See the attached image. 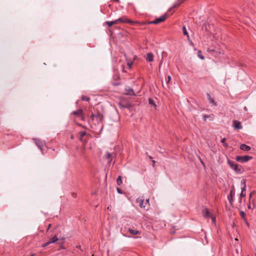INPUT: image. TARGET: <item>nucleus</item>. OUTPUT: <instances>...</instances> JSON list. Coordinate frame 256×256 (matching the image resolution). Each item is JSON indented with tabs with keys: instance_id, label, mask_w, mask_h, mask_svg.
<instances>
[{
	"instance_id": "obj_21",
	"label": "nucleus",
	"mask_w": 256,
	"mask_h": 256,
	"mask_svg": "<svg viewBox=\"0 0 256 256\" xmlns=\"http://www.w3.org/2000/svg\"><path fill=\"white\" fill-rule=\"evenodd\" d=\"M86 132L85 131H80L78 132V134L80 135L79 140L80 141H82L83 137L86 135Z\"/></svg>"
},
{
	"instance_id": "obj_33",
	"label": "nucleus",
	"mask_w": 256,
	"mask_h": 256,
	"mask_svg": "<svg viewBox=\"0 0 256 256\" xmlns=\"http://www.w3.org/2000/svg\"><path fill=\"white\" fill-rule=\"evenodd\" d=\"M209 117H210V116L205 114V115H204L202 119L204 121H206L207 120V118Z\"/></svg>"
},
{
	"instance_id": "obj_23",
	"label": "nucleus",
	"mask_w": 256,
	"mask_h": 256,
	"mask_svg": "<svg viewBox=\"0 0 256 256\" xmlns=\"http://www.w3.org/2000/svg\"><path fill=\"white\" fill-rule=\"evenodd\" d=\"M66 240V238L62 236V238H58V240H62V242H58V244L60 245V248H62V249H64V248H63L62 246V244H64V241Z\"/></svg>"
},
{
	"instance_id": "obj_50",
	"label": "nucleus",
	"mask_w": 256,
	"mask_h": 256,
	"mask_svg": "<svg viewBox=\"0 0 256 256\" xmlns=\"http://www.w3.org/2000/svg\"><path fill=\"white\" fill-rule=\"evenodd\" d=\"M149 158H150V159L152 158L151 156H150Z\"/></svg>"
},
{
	"instance_id": "obj_36",
	"label": "nucleus",
	"mask_w": 256,
	"mask_h": 256,
	"mask_svg": "<svg viewBox=\"0 0 256 256\" xmlns=\"http://www.w3.org/2000/svg\"><path fill=\"white\" fill-rule=\"evenodd\" d=\"M49 244H50V243H49L48 241L46 242L44 244H42V248H46V246H48Z\"/></svg>"
},
{
	"instance_id": "obj_8",
	"label": "nucleus",
	"mask_w": 256,
	"mask_h": 256,
	"mask_svg": "<svg viewBox=\"0 0 256 256\" xmlns=\"http://www.w3.org/2000/svg\"><path fill=\"white\" fill-rule=\"evenodd\" d=\"M118 106L120 108H127L130 110H131L132 108V106L129 102H126L125 104L123 102H119Z\"/></svg>"
},
{
	"instance_id": "obj_54",
	"label": "nucleus",
	"mask_w": 256,
	"mask_h": 256,
	"mask_svg": "<svg viewBox=\"0 0 256 256\" xmlns=\"http://www.w3.org/2000/svg\"><path fill=\"white\" fill-rule=\"evenodd\" d=\"M78 248H80V246H78Z\"/></svg>"
},
{
	"instance_id": "obj_42",
	"label": "nucleus",
	"mask_w": 256,
	"mask_h": 256,
	"mask_svg": "<svg viewBox=\"0 0 256 256\" xmlns=\"http://www.w3.org/2000/svg\"><path fill=\"white\" fill-rule=\"evenodd\" d=\"M238 202H239L240 204H241V203H242V198H240H240L239 200H238Z\"/></svg>"
},
{
	"instance_id": "obj_43",
	"label": "nucleus",
	"mask_w": 256,
	"mask_h": 256,
	"mask_svg": "<svg viewBox=\"0 0 256 256\" xmlns=\"http://www.w3.org/2000/svg\"><path fill=\"white\" fill-rule=\"evenodd\" d=\"M149 202V199H148L146 200V202H144L145 204H148Z\"/></svg>"
},
{
	"instance_id": "obj_28",
	"label": "nucleus",
	"mask_w": 256,
	"mask_h": 256,
	"mask_svg": "<svg viewBox=\"0 0 256 256\" xmlns=\"http://www.w3.org/2000/svg\"><path fill=\"white\" fill-rule=\"evenodd\" d=\"M148 102H149V104L150 105L153 106L154 107L156 106V104H155V102H154V100L152 98H148Z\"/></svg>"
},
{
	"instance_id": "obj_29",
	"label": "nucleus",
	"mask_w": 256,
	"mask_h": 256,
	"mask_svg": "<svg viewBox=\"0 0 256 256\" xmlns=\"http://www.w3.org/2000/svg\"><path fill=\"white\" fill-rule=\"evenodd\" d=\"M226 140V138H223L221 142L223 146H224V147H227V146H228V144L225 142Z\"/></svg>"
},
{
	"instance_id": "obj_9",
	"label": "nucleus",
	"mask_w": 256,
	"mask_h": 256,
	"mask_svg": "<svg viewBox=\"0 0 256 256\" xmlns=\"http://www.w3.org/2000/svg\"><path fill=\"white\" fill-rule=\"evenodd\" d=\"M233 126L234 128L236 130H240L242 128L241 124V122L236 120H233Z\"/></svg>"
},
{
	"instance_id": "obj_39",
	"label": "nucleus",
	"mask_w": 256,
	"mask_h": 256,
	"mask_svg": "<svg viewBox=\"0 0 256 256\" xmlns=\"http://www.w3.org/2000/svg\"><path fill=\"white\" fill-rule=\"evenodd\" d=\"M230 192H232V193H234V194L235 192H234V186H232L231 189H230Z\"/></svg>"
},
{
	"instance_id": "obj_22",
	"label": "nucleus",
	"mask_w": 256,
	"mask_h": 256,
	"mask_svg": "<svg viewBox=\"0 0 256 256\" xmlns=\"http://www.w3.org/2000/svg\"><path fill=\"white\" fill-rule=\"evenodd\" d=\"M104 24H106L109 28L112 26L114 24H116V22L114 20L112 21H106Z\"/></svg>"
},
{
	"instance_id": "obj_3",
	"label": "nucleus",
	"mask_w": 256,
	"mask_h": 256,
	"mask_svg": "<svg viewBox=\"0 0 256 256\" xmlns=\"http://www.w3.org/2000/svg\"><path fill=\"white\" fill-rule=\"evenodd\" d=\"M116 22V24H117L119 23H127L131 25H133L134 23V22L132 21V20L128 19L126 16H124L122 18H120L116 20H114Z\"/></svg>"
},
{
	"instance_id": "obj_55",
	"label": "nucleus",
	"mask_w": 256,
	"mask_h": 256,
	"mask_svg": "<svg viewBox=\"0 0 256 256\" xmlns=\"http://www.w3.org/2000/svg\"><path fill=\"white\" fill-rule=\"evenodd\" d=\"M255 256H256V254H255Z\"/></svg>"
},
{
	"instance_id": "obj_48",
	"label": "nucleus",
	"mask_w": 256,
	"mask_h": 256,
	"mask_svg": "<svg viewBox=\"0 0 256 256\" xmlns=\"http://www.w3.org/2000/svg\"><path fill=\"white\" fill-rule=\"evenodd\" d=\"M50 226H51V224H50L48 226V229L50 227Z\"/></svg>"
},
{
	"instance_id": "obj_4",
	"label": "nucleus",
	"mask_w": 256,
	"mask_h": 256,
	"mask_svg": "<svg viewBox=\"0 0 256 256\" xmlns=\"http://www.w3.org/2000/svg\"><path fill=\"white\" fill-rule=\"evenodd\" d=\"M166 18H167V14H164L162 15V16H161L158 18H156L154 20L150 22H148V24H158L160 22H164L166 20Z\"/></svg>"
},
{
	"instance_id": "obj_16",
	"label": "nucleus",
	"mask_w": 256,
	"mask_h": 256,
	"mask_svg": "<svg viewBox=\"0 0 256 256\" xmlns=\"http://www.w3.org/2000/svg\"><path fill=\"white\" fill-rule=\"evenodd\" d=\"M136 202L137 203H139L140 204V206L142 208H145L146 207V205H144V199H142L141 198H138L136 200Z\"/></svg>"
},
{
	"instance_id": "obj_49",
	"label": "nucleus",
	"mask_w": 256,
	"mask_h": 256,
	"mask_svg": "<svg viewBox=\"0 0 256 256\" xmlns=\"http://www.w3.org/2000/svg\"><path fill=\"white\" fill-rule=\"evenodd\" d=\"M122 72H126V71L124 70V68H122Z\"/></svg>"
},
{
	"instance_id": "obj_41",
	"label": "nucleus",
	"mask_w": 256,
	"mask_h": 256,
	"mask_svg": "<svg viewBox=\"0 0 256 256\" xmlns=\"http://www.w3.org/2000/svg\"><path fill=\"white\" fill-rule=\"evenodd\" d=\"M252 194H250V196H249V200L250 201V200L252 198Z\"/></svg>"
},
{
	"instance_id": "obj_31",
	"label": "nucleus",
	"mask_w": 256,
	"mask_h": 256,
	"mask_svg": "<svg viewBox=\"0 0 256 256\" xmlns=\"http://www.w3.org/2000/svg\"><path fill=\"white\" fill-rule=\"evenodd\" d=\"M198 56L201 59V60H204V56L202 54L201 51L199 50L198 52Z\"/></svg>"
},
{
	"instance_id": "obj_40",
	"label": "nucleus",
	"mask_w": 256,
	"mask_h": 256,
	"mask_svg": "<svg viewBox=\"0 0 256 256\" xmlns=\"http://www.w3.org/2000/svg\"><path fill=\"white\" fill-rule=\"evenodd\" d=\"M244 220V221L245 224H246L248 226H249V224H248V221H247L246 219V218H245V220Z\"/></svg>"
},
{
	"instance_id": "obj_17",
	"label": "nucleus",
	"mask_w": 256,
	"mask_h": 256,
	"mask_svg": "<svg viewBox=\"0 0 256 256\" xmlns=\"http://www.w3.org/2000/svg\"><path fill=\"white\" fill-rule=\"evenodd\" d=\"M126 95L135 96L134 92L132 88L126 89Z\"/></svg>"
},
{
	"instance_id": "obj_10",
	"label": "nucleus",
	"mask_w": 256,
	"mask_h": 256,
	"mask_svg": "<svg viewBox=\"0 0 256 256\" xmlns=\"http://www.w3.org/2000/svg\"><path fill=\"white\" fill-rule=\"evenodd\" d=\"M240 148L242 150L248 152L250 150L251 148L245 144H241L240 146Z\"/></svg>"
},
{
	"instance_id": "obj_53",
	"label": "nucleus",
	"mask_w": 256,
	"mask_h": 256,
	"mask_svg": "<svg viewBox=\"0 0 256 256\" xmlns=\"http://www.w3.org/2000/svg\"><path fill=\"white\" fill-rule=\"evenodd\" d=\"M78 248H80V246H78Z\"/></svg>"
},
{
	"instance_id": "obj_27",
	"label": "nucleus",
	"mask_w": 256,
	"mask_h": 256,
	"mask_svg": "<svg viewBox=\"0 0 256 256\" xmlns=\"http://www.w3.org/2000/svg\"><path fill=\"white\" fill-rule=\"evenodd\" d=\"M112 155L110 154V152H106V158L107 159L109 160V162H108L109 163H110L111 162L112 160Z\"/></svg>"
},
{
	"instance_id": "obj_20",
	"label": "nucleus",
	"mask_w": 256,
	"mask_h": 256,
	"mask_svg": "<svg viewBox=\"0 0 256 256\" xmlns=\"http://www.w3.org/2000/svg\"><path fill=\"white\" fill-rule=\"evenodd\" d=\"M58 240V238L56 236H54L52 238H50L48 242L49 243L52 244V243H55L57 242Z\"/></svg>"
},
{
	"instance_id": "obj_52",
	"label": "nucleus",
	"mask_w": 256,
	"mask_h": 256,
	"mask_svg": "<svg viewBox=\"0 0 256 256\" xmlns=\"http://www.w3.org/2000/svg\"><path fill=\"white\" fill-rule=\"evenodd\" d=\"M201 160V162H202V164H204V163H203L202 161V160Z\"/></svg>"
},
{
	"instance_id": "obj_25",
	"label": "nucleus",
	"mask_w": 256,
	"mask_h": 256,
	"mask_svg": "<svg viewBox=\"0 0 256 256\" xmlns=\"http://www.w3.org/2000/svg\"><path fill=\"white\" fill-rule=\"evenodd\" d=\"M116 183L118 185L120 186L122 183V178L121 176H118L116 180Z\"/></svg>"
},
{
	"instance_id": "obj_2",
	"label": "nucleus",
	"mask_w": 256,
	"mask_h": 256,
	"mask_svg": "<svg viewBox=\"0 0 256 256\" xmlns=\"http://www.w3.org/2000/svg\"><path fill=\"white\" fill-rule=\"evenodd\" d=\"M228 163L230 168L232 169L236 174H242L244 171V168L242 166L236 164L234 161L228 160Z\"/></svg>"
},
{
	"instance_id": "obj_11",
	"label": "nucleus",
	"mask_w": 256,
	"mask_h": 256,
	"mask_svg": "<svg viewBox=\"0 0 256 256\" xmlns=\"http://www.w3.org/2000/svg\"><path fill=\"white\" fill-rule=\"evenodd\" d=\"M234 194L232 193V192H230L228 196V200L229 201L230 206H233V197L234 196Z\"/></svg>"
},
{
	"instance_id": "obj_24",
	"label": "nucleus",
	"mask_w": 256,
	"mask_h": 256,
	"mask_svg": "<svg viewBox=\"0 0 256 256\" xmlns=\"http://www.w3.org/2000/svg\"><path fill=\"white\" fill-rule=\"evenodd\" d=\"M125 57L126 58V60L127 62V65L128 66V68L130 69L132 68V65L133 64V62L128 60L126 57V55L124 54Z\"/></svg>"
},
{
	"instance_id": "obj_18",
	"label": "nucleus",
	"mask_w": 256,
	"mask_h": 256,
	"mask_svg": "<svg viewBox=\"0 0 256 256\" xmlns=\"http://www.w3.org/2000/svg\"><path fill=\"white\" fill-rule=\"evenodd\" d=\"M241 184L242 185V186L241 188L242 191L243 192H246V181L245 180L242 179L241 180Z\"/></svg>"
},
{
	"instance_id": "obj_5",
	"label": "nucleus",
	"mask_w": 256,
	"mask_h": 256,
	"mask_svg": "<svg viewBox=\"0 0 256 256\" xmlns=\"http://www.w3.org/2000/svg\"><path fill=\"white\" fill-rule=\"evenodd\" d=\"M34 141V142L36 146L40 150L42 153H43V147L44 146H46V144L42 141L40 140L38 138H33Z\"/></svg>"
},
{
	"instance_id": "obj_1",
	"label": "nucleus",
	"mask_w": 256,
	"mask_h": 256,
	"mask_svg": "<svg viewBox=\"0 0 256 256\" xmlns=\"http://www.w3.org/2000/svg\"><path fill=\"white\" fill-rule=\"evenodd\" d=\"M90 118L94 124L96 125L99 124L103 121L104 116L101 112H98L96 114L92 113L90 115Z\"/></svg>"
},
{
	"instance_id": "obj_15",
	"label": "nucleus",
	"mask_w": 256,
	"mask_h": 256,
	"mask_svg": "<svg viewBox=\"0 0 256 256\" xmlns=\"http://www.w3.org/2000/svg\"><path fill=\"white\" fill-rule=\"evenodd\" d=\"M206 96H207L208 100L209 102L210 103H212L214 106H216V103L214 100V99L211 97L210 94L208 93L206 94Z\"/></svg>"
},
{
	"instance_id": "obj_44",
	"label": "nucleus",
	"mask_w": 256,
	"mask_h": 256,
	"mask_svg": "<svg viewBox=\"0 0 256 256\" xmlns=\"http://www.w3.org/2000/svg\"><path fill=\"white\" fill-rule=\"evenodd\" d=\"M250 194H252V196L253 194H255V191L254 190H253L252 192Z\"/></svg>"
},
{
	"instance_id": "obj_14",
	"label": "nucleus",
	"mask_w": 256,
	"mask_h": 256,
	"mask_svg": "<svg viewBox=\"0 0 256 256\" xmlns=\"http://www.w3.org/2000/svg\"><path fill=\"white\" fill-rule=\"evenodd\" d=\"M83 110L82 108H80L78 110L74 111L72 112V114L75 115L77 116H80L82 114Z\"/></svg>"
},
{
	"instance_id": "obj_51",
	"label": "nucleus",
	"mask_w": 256,
	"mask_h": 256,
	"mask_svg": "<svg viewBox=\"0 0 256 256\" xmlns=\"http://www.w3.org/2000/svg\"><path fill=\"white\" fill-rule=\"evenodd\" d=\"M72 195H73V196H75V194H74H74H72Z\"/></svg>"
},
{
	"instance_id": "obj_26",
	"label": "nucleus",
	"mask_w": 256,
	"mask_h": 256,
	"mask_svg": "<svg viewBox=\"0 0 256 256\" xmlns=\"http://www.w3.org/2000/svg\"><path fill=\"white\" fill-rule=\"evenodd\" d=\"M81 100L82 101H86V102H89L90 100V98L88 96H86L82 95L81 96Z\"/></svg>"
},
{
	"instance_id": "obj_12",
	"label": "nucleus",
	"mask_w": 256,
	"mask_h": 256,
	"mask_svg": "<svg viewBox=\"0 0 256 256\" xmlns=\"http://www.w3.org/2000/svg\"><path fill=\"white\" fill-rule=\"evenodd\" d=\"M146 60L148 62H152L154 60V55L152 52H148L146 54Z\"/></svg>"
},
{
	"instance_id": "obj_34",
	"label": "nucleus",
	"mask_w": 256,
	"mask_h": 256,
	"mask_svg": "<svg viewBox=\"0 0 256 256\" xmlns=\"http://www.w3.org/2000/svg\"><path fill=\"white\" fill-rule=\"evenodd\" d=\"M80 119L82 120L85 121L86 120V116L84 113H82V114L80 116Z\"/></svg>"
},
{
	"instance_id": "obj_47",
	"label": "nucleus",
	"mask_w": 256,
	"mask_h": 256,
	"mask_svg": "<svg viewBox=\"0 0 256 256\" xmlns=\"http://www.w3.org/2000/svg\"><path fill=\"white\" fill-rule=\"evenodd\" d=\"M152 162L153 164H154L156 163V161L155 160H152Z\"/></svg>"
},
{
	"instance_id": "obj_45",
	"label": "nucleus",
	"mask_w": 256,
	"mask_h": 256,
	"mask_svg": "<svg viewBox=\"0 0 256 256\" xmlns=\"http://www.w3.org/2000/svg\"><path fill=\"white\" fill-rule=\"evenodd\" d=\"M248 208L249 209L252 208H251V206H250V203L249 205L248 206Z\"/></svg>"
},
{
	"instance_id": "obj_38",
	"label": "nucleus",
	"mask_w": 256,
	"mask_h": 256,
	"mask_svg": "<svg viewBox=\"0 0 256 256\" xmlns=\"http://www.w3.org/2000/svg\"><path fill=\"white\" fill-rule=\"evenodd\" d=\"M116 190L118 193L120 194H122V190H120L119 188H117Z\"/></svg>"
},
{
	"instance_id": "obj_35",
	"label": "nucleus",
	"mask_w": 256,
	"mask_h": 256,
	"mask_svg": "<svg viewBox=\"0 0 256 256\" xmlns=\"http://www.w3.org/2000/svg\"><path fill=\"white\" fill-rule=\"evenodd\" d=\"M252 204L253 209L256 208V203L254 201V200H252Z\"/></svg>"
},
{
	"instance_id": "obj_30",
	"label": "nucleus",
	"mask_w": 256,
	"mask_h": 256,
	"mask_svg": "<svg viewBox=\"0 0 256 256\" xmlns=\"http://www.w3.org/2000/svg\"><path fill=\"white\" fill-rule=\"evenodd\" d=\"M172 78L170 76H168L166 78V82L167 84H169L171 81Z\"/></svg>"
},
{
	"instance_id": "obj_19",
	"label": "nucleus",
	"mask_w": 256,
	"mask_h": 256,
	"mask_svg": "<svg viewBox=\"0 0 256 256\" xmlns=\"http://www.w3.org/2000/svg\"><path fill=\"white\" fill-rule=\"evenodd\" d=\"M128 232L132 234V235H136L138 234H140V232L137 230H132V228H128Z\"/></svg>"
},
{
	"instance_id": "obj_13",
	"label": "nucleus",
	"mask_w": 256,
	"mask_h": 256,
	"mask_svg": "<svg viewBox=\"0 0 256 256\" xmlns=\"http://www.w3.org/2000/svg\"><path fill=\"white\" fill-rule=\"evenodd\" d=\"M182 32L184 35L186 36H187L188 40L190 42L191 44H193L192 42L190 40V36L188 35V32H187L186 27L185 26H183L182 27Z\"/></svg>"
},
{
	"instance_id": "obj_7",
	"label": "nucleus",
	"mask_w": 256,
	"mask_h": 256,
	"mask_svg": "<svg viewBox=\"0 0 256 256\" xmlns=\"http://www.w3.org/2000/svg\"><path fill=\"white\" fill-rule=\"evenodd\" d=\"M202 214L204 218H208L210 217L212 218V219L213 222H215V218L213 217L212 216H211L208 208H204L202 210Z\"/></svg>"
},
{
	"instance_id": "obj_6",
	"label": "nucleus",
	"mask_w": 256,
	"mask_h": 256,
	"mask_svg": "<svg viewBox=\"0 0 256 256\" xmlns=\"http://www.w3.org/2000/svg\"><path fill=\"white\" fill-rule=\"evenodd\" d=\"M252 156H236V160L237 162H244L248 161L249 160L252 159Z\"/></svg>"
},
{
	"instance_id": "obj_46",
	"label": "nucleus",
	"mask_w": 256,
	"mask_h": 256,
	"mask_svg": "<svg viewBox=\"0 0 256 256\" xmlns=\"http://www.w3.org/2000/svg\"><path fill=\"white\" fill-rule=\"evenodd\" d=\"M70 138H71V139H72V140L74 138V136H73V135H72V136H70Z\"/></svg>"
},
{
	"instance_id": "obj_32",
	"label": "nucleus",
	"mask_w": 256,
	"mask_h": 256,
	"mask_svg": "<svg viewBox=\"0 0 256 256\" xmlns=\"http://www.w3.org/2000/svg\"><path fill=\"white\" fill-rule=\"evenodd\" d=\"M240 216L243 218V220H245V213L244 211H240Z\"/></svg>"
},
{
	"instance_id": "obj_37",
	"label": "nucleus",
	"mask_w": 256,
	"mask_h": 256,
	"mask_svg": "<svg viewBox=\"0 0 256 256\" xmlns=\"http://www.w3.org/2000/svg\"><path fill=\"white\" fill-rule=\"evenodd\" d=\"M246 195V192H241V193L240 194V198L245 197Z\"/></svg>"
}]
</instances>
